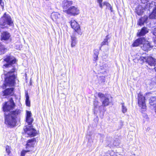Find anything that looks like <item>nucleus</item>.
Masks as SVG:
<instances>
[{
  "label": "nucleus",
  "mask_w": 156,
  "mask_h": 156,
  "mask_svg": "<svg viewBox=\"0 0 156 156\" xmlns=\"http://www.w3.org/2000/svg\"><path fill=\"white\" fill-rule=\"evenodd\" d=\"M6 151L8 153V154H9L10 153V151L9 146H6L5 148Z\"/></svg>",
  "instance_id": "obj_35"
},
{
  "label": "nucleus",
  "mask_w": 156,
  "mask_h": 156,
  "mask_svg": "<svg viewBox=\"0 0 156 156\" xmlns=\"http://www.w3.org/2000/svg\"><path fill=\"white\" fill-rule=\"evenodd\" d=\"M154 43L155 45V46H156V39H155L154 41Z\"/></svg>",
  "instance_id": "obj_46"
},
{
  "label": "nucleus",
  "mask_w": 156,
  "mask_h": 156,
  "mask_svg": "<svg viewBox=\"0 0 156 156\" xmlns=\"http://www.w3.org/2000/svg\"><path fill=\"white\" fill-rule=\"evenodd\" d=\"M0 5L3 8H4V3L2 2V0H0Z\"/></svg>",
  "instance_id": "obj_41"
},
{
  "label": "nucleus",
  "mask_w": 156,
  "mask_h": 156,
  "mask_svg": "<svg viewBox=\"0 0 156 156\" xmlns=\"http://www.w3.org/2000/svg\"><path fill=\"white\" fill-rule=\"evenodd\" d=\"M140 1L141 2L144 4L147 3L149 1V0H140Z\"/></svg>",
  "instance_id": "obj_37"
},
{
  "label": "nucleus",
  "mask_w": 156,
  "mask_h": 156,
  "mask_svg": "<svg viewBox=\"0 0 156 156\" xmlns=\"http://www.w3.org/2000/svg\"><path fill=\"white\" fill-rule=\"evenodd\" d=\"M103 5L106 6V9H109L111 12H113V8L111 5L108 2H104L103 3Z\"/></svg>",
  "instance_id": "obj_26"
},
{
  "label": "nucleus",
  "mask_w": 156,
  "mask_h": 156,
  "mask_svg": "<svg viewBox=\"0 0 156 156\" xmlns=\"http://www.w3.org/2000/svg\"><path fill=\"white\" fill-rule=\"evenodd\" d=\"M51 18L53 20H55L60 17V14L58 12L52 13L51 14Z\"/></svg>",
  "instance_id": "obj_20"
},
{
  "label": "nucleus",
  "mask_w": 156,
  "mask_h": 156,
  "mask_svg": "<svg viewBox=\"0 0 156 156\" xmlns=\"http://www.w3.org/2000/svg\"><path fill=\"white\" fill-rule=\"evenodd\" d=\"M138 105L139 107H140L142 109H143L144 111L146 109V108L145 102V97L140 93L138 94Z\"/></svg>",
  "instance_id": "obj_6"
},
{
  "label": "nucleus",
  "mask_w": 156,
  "mask_h": 156,
  "mask_svg": "<svg viewBox=\"0 0 156 156\" xmlns=\"http://www.w3.org/2000/svg\"><path fill=\"white\" fill-rule=\"evenodd\" d=\"M109 35V34L107 35L104 39L103 41L101 43V46L103 45L108 44V41L110 39Z\"/></svg>",
  "instance_id": "obj_24"
},
{
  "label": "nucleus",
  "mask_w": 156,
  "mask_h": 156,
  "mask_svg": "<svg viewBox=\"0 0 156 156\" xmlns=\"http://www.w3.org/2000/svg\"><path fill=\"white\" fill-rule=\"evenodd\" d=\"M152 32L154 35L156 36V27L154 28Z\"/></svg>",
  "instance_id": "obj_40"
},
{
  "label": "nucleus",
  "mask_w": 156,
  "mask_h": 156,
  "mask_svg": "<svg viewBox=\"0 0 156 156\" xmlns=\"http://www.w3.org/2000/svg\"><path fill=\"white\" fill-rule=\"evenodd\" d=\"M108 145L110 147V146H112V144H111V143L108 142Z\"/></svg>",
  "instance_id": "obj_44"
},
{
  "label": "nucleus",
  "mask_w": 156,
  "mask_h": 156,
  "mask_svg": "<svg viewBox=\"0 0 156 156\" xmlns=\"http://www.w3.org/2000/svg\"><path fill=\"white\" fill-rule=\"evenodd\" d=\"M103 0H97V2L99 4L102 3Z\"/></svg>",
  "instance_id": "obj_42"
},
{
  "label": "nucleus",
  "mask_w": 156,
  "mask_h": 156,
  "mask_svg": "<svg viewBox=\"0 0 156 156\" xmlns=\"http://www.w3.org/2000/svg\"><path fill=\"white\" fill-rule=\"evenodd\" d=\"M29 151L23 150L21 153V156H25L26 153Z\"/></svg>",
  "instance_id": "obj_33"
},
{
  "label": "nucleus",
  "mask_w": 156,
  "mask_h": 156,
  "mask_svg": "<svg viewBox=\"0 0 156 156\" xmlns=\"http://www.w3.org/2000/svg\"><path fill=\"white\" fill-rule=\"evenodd\" d=\"M20 112V110L16 109L10 112L8 114L5 113V123L8 127L15 126L16 123V119Z\"/></svg>",
  "instance_id": "obj_2"
},
{
  "label": "nucleus",
  "mask_w": 156,
  "mask_h": 156,
  "mask_svg": "<svg viewBox=\"0 0 156 156\" xmlns=\"http://www.w3.org/2000/svg\"><path fill=\"white\" fill-rule=\"evenodd\" d=\"M99 5L101 9H102L103 8V5L102 4V3L99 4Z\"/></svg>",
  "instance_id": "obj_43"
},
{
  "label": "nucleus",
  "mask_w": 156,
  "mask_h": 156,
  "mask_svg": "<svg viewBox=\"0 0 156 156\" xmlns=\"http://www.w3.org/2000/svg\"><path fill=\"white\" fill-rule=\"evenodd\" d=\"M32 126L26 127L24 128V132L29 136L34 137L36 135L37 132L36 130L32 127Z\"/></svg>",
  "instance_id": "obj_8"
},
{
  "label": "nucleus",
  "mask_w": 156,
  "mask_h": 156,
  "mask_svg": "<svg viewBox=\"0 0 156 156\" xmlns=\"http://www.w3.org/2000/svg\"><path fill=\"white\" fill-rule=\"evenodd\" d=\"M100 81H101V83H99L100 84H104L105 82V79L103 77H101L100 78Z\"/></svg>",
  "instance_id": "obj_34"
},
{
  "label": "nucleus",
  "mask_w": 156,
  "mask_h": 156,
  "mask_svg": "<svg viewBox=\"0 0 156 156\" xmlns=\"http://www.w3.org/2000/svg\"><path fill=\"white\" fill-rule=\"evenodd\" d=\"M65 13L71 16H75L80 13V11L77 7L72 6L68 10L65 11Z\"/></svg>",
  "instance_id": "obj_9"
},
{
  "label": "nucleus",
  "mask_w": 156,
  "mask_h": 156,
  "mask_svg": "<svg viewBox=\"0 0 156 156\" xmlns=\"http://www.w3.org/2000/svg\"><path fill=\"white\" fill-rule=\"evenodd\" d=\"M144 9L141 5L136 7L135 12L139 16L141 15L144 12Z\"/></svg>",
  "instance_id": "obj_19"
},
{
  "label": "nucleus",
  "mask_w": 156,
  "mask_h": 156,
  "mask_svg": "<svg viewBox=\"0 0 156 156\" xmlns=\"http://www.w3.org/2000/svg\"><path fill=\"white\" fill-rule=\"evenodd\" d=\"M108 139H109V140H112V138H108Z\"/></svg>",
  "instance_id": "obj_49"
},
{
  "label": "nucleus",
  "mask_w": 156,
  "mask_h": 156,
  "mask_svg": "<svg viewBox=\"0 0 156 156\" xmlns=\"http://www.w3.org/2000/svg\"><path fill=\"white\" fill-rule=\"evenodd\" d=\"M95 51L96 52V53H95V55H94V61H96L97 60L98 58V56L99 53V51L98 49H96L95 50Z\"/></svg>",
  "instance_id": "obj_29"
},
{
  "label": "nucleus",
  "mask_w": 156,
  "mask_h": 156,
  "mask_svg": "<svg viewBox=\"0 0 156 156\" xmlns=\"http://www.w3.org/2000/svg\"><path fill=\"white\" fill-rule=\"evenodd\" d=\"M15 106V104L12 98L9 100L5 102L2 104V110L4 112H8L13 109Z\"/></svg>",
  "instance_id": "obj_4"
},
{
  "label": "nucleus",
  "mask_w": 156,
  "mask_h": 156,
  "mask_svg": "<svg viewBox=\"0 0 156 156\" xmlns=\"http://www.w3.org/2000/svg\"><path fill=\"white\" fill-rule=\"evenodd\" d=\"M102 46H101H101L100 47H99V49L100 50H101V47Z\"/></svg>",
  "instance_id": "obj_48"
},
{
  "label": "nucleus",
  "mask_w": 156,
  "mask_h": 156,
  "mask_svg": "<svg viewBox=\"0 0 156 156\" xmlns=\"http://www.w3.org/2000/svg\"><path fill=\"white\" fill-rule=\"evenodd\" d=\"M71 27L75 30V31L77 33L81 35L82 32L80 31V29L79 24L75 20H72L69 22Z\"/></svg>",
  "instance_id": "obj_11"
},
{
  "label": "nucleus",
  "mask_w": 156,
  "mask_h": 156,
  "mask_svg": "<svg viewBox=\"0 0 156 156\" xmlns=\"http://www.w3.org/2000/svg\"><path fill=\"white\" fill-rule=\"evenodd\" d=\"M99 135L100 136H101V137H103V136H104V135H102V134H99Z\"/></svg>",
  "instance_id": "obj_45"
},
{
  "label": "nucleus",
  "mask_w": 156,
  "mask_h": 156,
  "mask_svg": "<svg viewBox=\"0 0 156 156\" xmlns=\"http://www.w3.org/2000/svg\"><path fill=\"white\" fill-rule=\"evenodd\" d=\"M73 4V2L72 1L64 0L62 4L63 12L65 13V11L68 10Z\"/></svg>",
  "instance_id": "obj_12"
},
{
  "label": "nucleus",
  "mask_w": 156,
  "mask_h": 156,
  "mask_svg": "<svg viewBox=\"0 0 156 156\" xmlns=\"http://www.w3.org/2000/svg\"><path fill=\"white\" fill-rule=\"evenodd\" d=\"M6 50L7 49L0 42V54H4L6 52Z\"/></svg>",
  "instance_id": "obj_27"
},
{
  "label": "nucleus",
  "mask_w": 156,
  "mask_h": 156,
  "mask_svg": "<svg viewBox=\"0 0 156 156\" xmlns=\"http://www.w3.org/2000/svg\"><path fill=\"white\" fill-rule=\"evenodd\" d=\"M26 104L27 106L30 107V101H26Z\"/></svg>",
  "instance_id": "obj_38"
},
{
  "label": "nucleus",
  "mask_w": 156,
  "mask_h": 156,
  "mask_svg": "<svg viewBox=\"0 0 156 156\" xmlns=\"http://www.w3.org/2000/svg\"><path fill=\"white\" fill-rule=\"evenodd\" d=\"M46 1H48L49 0H45Z\"/></svg>",
  "instance_id": "obj_50"
},
{
  "label": "nucleus",
  "mask_w": 156,
  "mask_h": 156,
  "mask_svg": "<svg viewBox=\"0 0 156 156\" xmlns=\"http://www.w3.org/2000/svg\"><path fill=\"white\" fill-rule=\"evenodd\" d=\"M122 105V111L123 113H125L127 111V108L126 106L124 105V103H121Z\"/></svg>",
  "instance_id": "obj_28"
},
{
  "label": "nucleus",
  "mask_w": 156,
  "mask_h": 156,
  "mask_svg": "<svg viewBox=\"0 0 156 156\" xmlns=\"http://www.w3.org/2000/svg\"><path fill=\"white\" fill-rule=\"evenodd\" d=\"M153 46L151 45L150 42L148 41L145 42L143 44V46L141 47L142 49L144 51H148L150 50L153 47Z\"/></svg>",
  "instance_id": "obj_16"
},
{
  "label": "nucleus",
  "mask_w": 156,
  "mask_h": 156,
  "mask_svg": "<svg viewBox=\"0 0 156 156\" xmlns=\"http://www.w3.org/2000/svg\"><path fill=\"white\" fill-rule=\"evenodd\" d=\"M102 102V105L104 106H106L109 105V99L107 97L104 98L101 101Z\"/></svg>",
  "instance_id": "obj_22"
},
{
  "label": "nucleus",
  "mask_w": 156,
  "mask_h": 156,
  "mask_svg": "<svg viewBox=\"0 0 156 156\" xmlns=\"http://www.w3.org/2000/svg\"><path fill=\"white\" fill-rule=\"evenodd\" d=\"M149 104L151 106L155 105L154 110L156 114V96L151 97L150 98L149 101Z\"/></svg>",
  "instance_id": "obj_18"
},
{
  "label": "nucleus",
  "mask_w": 156,
  "mask_h": 156,
  "mask_svg": "<svg viewBox=\"0 0 156 156\" xmlns=\"http://www.w3.org/2000/svg\"><path fill=\"white\" fill-rule=\"evenodd\" d=\"M32 114L30 111H26V121L28 123V125H31L32 124L34 119L31 117Z\"/></svg>",
  "instance_id": "obj_14"
},
{
  "label": "nucleus",
  "mask_w": 156,
  "mask_h": 156,
  "mask_svg": "<svg viewBox=\"0 0 156 156\" xmlns=\"http://www.w3.org/2000/svg\"><path fill=\"white\" fill-rule=\"evenodd\" d=\"M36 142V139L35 138H33L32 139L28 140L26 144V148L29 149V147H34L35 143Z\"/></svg>",
  "instance_id": "obj_15"
},
{
  "label": "nucleus",
  "mask_w": 156,
  "mask_h": 156,
  "mask_svg": "<svg viewBox=\"0 0 156 156\" xmlns=\"http://www.w3.org/2000/svg\"><path fill=\"white\" fill-rule=\"evenodd\" d=\"M26 101H29V96L28 94L27 93H26Z\"/></svg>",
  "instance_id": "obj_39"
},
{
  "label": "nucleus",
  "mask_w": 156,
  "mask_h": 156,
  "mask_svg": "<svg viewBox=\"0 0 156 156\" xmlns=\"http://www.w3.org/2000/svg\"><path fill=\"white\" fill-rule=\"evenodd\" d=\"M140 59L143 62H145L151 66H155L156 64L155 59L152 57H141Z\"/></svg>",
  "instance_id": "obj_7"
},
{
  "label": "nucleus",
  "mask_w": 156,
  "mask_h": 156,
  "mask_svg": "<svg viewBox=\"0 0 156 156\" xmlns=\"http://www.w3.org/2000/svg\"><path fill=\"white\" fill-rule=\"evenodd\" d=\"M98 101H95L94 102V109L95 110L96 108H98Z\"/></svg>",
  "instance_id": "obj_31"
},
{
  "label": "nucleus",
  "mask_w": 156,
  "mask_h": 156,
  "mask_svg": "<svg viewBox=\"0 0 156 156\" xmlns=\"http://www.w3.org/2000/svg\"><path fill=\"white\" fill-rule=\"evenodd\" d=\"M5 80H4V86L5 87H9L10 88H8L5 89L4 90L2 91L3 96H12L14 93V90L15 88L14 87L15 86L16 84L13 86L10 87L9 86H5Z\"/></svg>",
  "instance_id": "obj_5"
},
{
  "label": "nucleus",
  "mask_w": 156,
  "mask_h": 156,
  "mask_svg": "<svg viewBox=\"0 0 156 156\" xmlns=\"http://www.w3.org/2000/svg\"><path fill=\"white\" fill-rule=\"evenodd\" d=\"M11 36L10 33L7 31H2L1 33V40L6 43H8L10 41L9 38Z\"/></svg>",
  "instance_id": "obj_10"
},
{
  "label": "nucleus",
  "mask_w": 156,
  "mask_h": 156,
  "mask_svg": "<svg viewBox=\"0 0 156 156\" xmlns=\"http://www.w3.org/2000/svg\"><path fill=\"white\" fill-rule=\"evenodd\" d=\"M71 46L72 47H74L77 43L76 38L74 34H73L71 36Z\"/></svg>",
  "instance_id": "obj_21"
},
{
  "label": "nucleus",
  "mask_w": 156,
  "mask_h": 156,
  "mask_svg": "<svg viewBox=\"0 0 156 156\" xmlns=\"http://www.w3.org/2000/svg\"><path fill=\"white\" fill-rule=\"evenodd\" d=\"M147 17H141L140 18L138 21V24L140 26L144 25L145 23L147 22Z\"/></svg>",
  "instance_id": "obj_23"
},
{
  "label": "nucleus",
  "mask_w": 156,
  "mask_h": 156,
  "mask_svg": "<svg viewBox=\"0 0 156 156\" xmlns=\"http://www.w3.org/2000/svg\"><path fill=\"white\" fill-rule=\"evenodd\" d=\"M98 96L101 98V101L106 97L104 94L100 92L98 93Z\"/></svg>",
  "instance_id": "obj_30"
},
{
  "label": "nucleus",
  "mask_w": 156,
  "mask_h": 156,
  "mask_svg": "<svg viewBox=\"0 0 156 156\" xmlns=\"http://www.w3.org/2000/svg\"><path fill=\"white\" fill-rule=\"evenodd\" d=\"M4 63L3 68L8 69L5 78V86L10 87L14 86L16 84V80L17 77V60L13 56L10 55H5L3 58Z\"/></svg>",
  "instance_id": "obj_1"
},
{
  "label": "nucleus",
  "mask_w": 156,
  "mask_h": 156,
  "mask_svg": "<svg viewBox=\"0 0 156 156\" xmlns=\"http://www.w3.org/2000/svg\"><path fill=\"white\" fill-rule=\"evenodd\" d=\"M148 31L147 28L145 27H143L139 32L137 33V36L139 37L144 36L148 32Z\"/></svg>",
  "instance_id": "obj_17"
},
{
  "label": "nucleus",
  "mask_w": 156,
  "mask_h": 156,
  "mask_svg": "<svg viewBox=\"0 0 156 156\" xmlns=\"http://www.w3.org/2000/svg\"><path fill=\"white\" fill-rule=\"evenodd\" d=\"M95 53H96V51H95V50L94 51V55H95Z\"/></svg>",
  "instance_id": "obj_47"
},
{
  "label": "nucleus",
  "mask_w": 156,
  "mask_h": 156,
  "mask_svg": "<svg viewBox=\"0 0 156 156\" xmlns=\"http://www.w3.org/2000/svg\"><path fill=\"white\" fill-rule=\"evenodd\" d=\"M145 41V39L144 37L139 38L136 40L133 43L132 46L133 47H136L139 46L143 44Z\"/></svg>",
  "instance_id": "obj_13"
},
{
  "label": "nucleus",
  "mask_w": 156,
  "mask_h": 156,
  "mask_svg": "<svg viewBox=\"0 0 156 156\" xmlns=\"http://www.w3.org/2000/svg\"><path fill=\"white\" fill-rule=\"evenodd\" d=\"M119 142H116L115 140L113 142L112 144L115 146H117L119 145Z\"/></svg>",
  "instance_id": "obj_36"
},
{
  "label": "nucleus",
  "mask_w": 156,
  "mask_h": 156,
  "mask_svg": "<svg viewBox=\"0 0 156 156\" xmlns=\"http://www.w3.org/2000/svg\"><path fill=\"white\" fill-rule=\"evenodd\" d=\"M13 22L11 16L6 13H5L3 16L0 19V31L5 28H8V26H13Z\"/></svg>",
  "instance_id": "obj_3"
},
{
  "label": "nucleus",
  "mask_w": 156,
  "mask_h": 156,
  "mask_svg": "<svg viewBox=\"0 0 156 156\" xmlns=\"http://www.w3.org/2000/svg\"><path fill=\"white\" fill-rule=\"evenodd\" d=\"M151 19H156V7L154 8L152 12L149 15Z\"/></svg>",
  "instance_id": "obj_25"
},
{
  "label": "nucleus",
  "mask_w": 156,
  "mask_h": 156,
  "mask_svg": "<svg viewBox=\"0 0 156 156\" xmlns=\"http://www.w3.org/2000/svg\"><path fill=\"white\" fill-rule=\"evenodd\" d=\"M100 69L101 70H105L107 68L106 65L104 64L102 66L101 65L100 66Z\"/></svg>",
  "instance_id": "obj_32"
}]
</instances>
